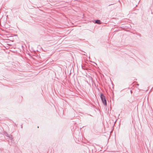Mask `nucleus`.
<instances>
[{
    "label": "nucleus",
    "instance_id": "obj_1",
    "mask_svg": "<svg viewBox=\"0 0 153 153\" xmlns=\"http://www.w3.org/2000/svg\"><path fill=\"white\" fill-rule=\"evenodd\" d=\"M100 98L104 105H107L106 100L105 96L102 93L100 94Z\"/></svg>",
    "mask_w": 153,
    "mask_h": 153
},
{
    "label": "nucleus",
    "instance_id": "obj_2",
    "mask_svg": "<svg viewBox=\"0 0 153 153\" xmlns=\"http://www.w3.org/2000/svg\"><path fill=\"white\" fill-rule=\"evenodd\" d=\"M3 134L7 137H9L11 140H13V138L12 137V135L11 134H8L7 132L6 131H4L3 132Z\"/></svg>",
    "mask_w": 153,
    "mask_h": 153
},
{
    "label": "nucleus",
    "instance_id": "obj_3",
    "mask_svg": "<svg viewBox=\"0 0 153 153\" xmlns=\"http://www.w3.org/2000/svg\"><path fill=\"white\" fill-rule=\"evenodd\" d=\"M95 23L98 24H101L100 21L98 19L97 20L95 21Z\"/></svg>",
    "mask_w": 153,
    "mask_h": 153
},
{
    "label": "nucleus",
    "instance_id": "obj_4",
    "mask_svg": "<svg viewBox=\"0 0 153 153\" xmlns=\"http://www.w3.org/2000/svg\"><path fill=\"white\" fill-rule=\"evenodd\" d=\"M112 4H109V6H110V5H112Z\"/></svg>",
    "mask_w": 153,
    "mask_h": 153
}]
</instances>
